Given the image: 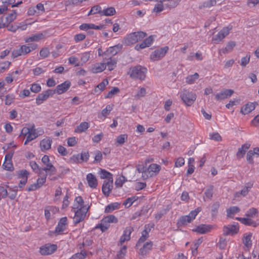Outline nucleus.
<instances>
[{"mask_svg":"<svg viewBox=\"0 0 259 259\" xmlns=\"http://www.w3.org/2000/svg\"><path fill=\"white\" fill-rule=\"evenodd\" d=\"M236 44L234 41H230L228 43L225 49H221L220 51V53L226 54L232 51Z\"/></svg>","mask_w":259,"mask_h":259,"instance_id":"42","label":"nucleus"},{"mask_svg":"<svg viewBox=\"0 0 259 259\" xmlns=\"http://www.w3.org/2000/svg\"><path fill=\"white\" fill-rule=\"evenodd\" d=\"M59 209L54 206H48L45 208V216L47 220L52 219L54 214L58 213Z\"/></svg>","mask_w":259,"mask_h":259,"instance_id":"16","label":"nucleus"},{"mask_svg":"<svg viewBox=\"0 0 259 259\" xmlns=\"http://www.w3.org/2000/svg\"><path fill=\"white\" fill-rule=\"evenodd\" d=\"M79 29L81 30L87 31L89 29H96L101 30L103 28V25H96L92 23H83L80 25L79 27Z\"/></svg>","mask_w":259,"mask_h":259,"instance_id":"28","label":"nucleus"},{"mask_svg":"<svg viewBox=\"0 0 259 259\" xmlns=\"http://www.w3.org/2000/svg\"><path fill=\"white\" fill-rule=\"evenodd\" d=\"M126 246L123 245L117 253V257L118 259H122L126 253Z\"/></svg>","mask_w":259,"mask_h":259,"instance_id":"55","label":"nucleus"},{"mask_svg":"<svg viewBox=\"0 0 259 259\" xmlns=\"http://www.w3.org/2000/svg\"><path fill=\"white\" fill-rule=\"evenodd\" d=\"M146 94V90L144 88H139L137 94L135 95V97L137 99H140L144 97Z\"/></svg>","mask_w":259,"mask_h":259,"instance_id":"57","label":"nucleus"},{"mask_svg":"<svg viewBox=\"0 0 259 259\" xmlns=\"http://www.w3.org/2000/svg\"><path fill=\"white\" fill-rule=\"evenodd\" d=\"M122 48L121 45H117L109 47L105 52V56L110 57L115 55Z\"/></svg>","mask_w":259,"mask_h":259,"instance_id":"20","label":"nucleus"},{"mask_svg":"<svg viewBox=\"0 0 259 259\" xmlns=\"http://www.w3.org/2000/svg\"><path fill=\"white\" fill-rule=\"evenodd\" d=\"M119 207V204L118 203H113L108 205L106 206L105 211L107 213H109L113 210L117 209Z\"/></svg>","mask_w":259,"mask_h":259,"instance_id":"48","label":"nucleus"},{"mask_svg":"<svg viewBox=\"0 0 259 259\" xmlns=\"http://www.w3.org/2000/svg\"><path fill=\"white\" fill-rule=\"evenodd\" d=\"M84 208L89 209L90 206L84 204L83 200L81 196L76 197L74 199L72 207V210H75L76 209H83Z\"/></svg>","mask_w":259,"mask_h":259,"instance_id":"18","label":"nucleus"},{"mask_svg":"<svg viewBox=\"0 0 259 259\" xmlns=\"http://www.w3.org/2000/svg\"><path fill=\"white\" fill-rule=\"evenodd\" d=\"M44 37L45 35L42 33H37L26 38L25 39V41L26 43H30L32 41L37 42L42 39Z\"/></svg>","mask_w":259,"mask_h":259,"instance_id":"37","label":"nucleus"},{"mask_svg":"<svg viewBox=\"0 0 259 259\" xmlns=\"http://www.w3.org/2000/svg\"><path fill=\"white\" fill-rule=\"evenodd\" d=\"M90 58V53L89 52H85L81 54L80 56V62H81L80 65L85 63Z\"/></svg>","mask_w":259,"mask_h":259,"instance_id":"54","label":"nucleus"},{"mask_svg":"<svg viewBox=\"0 0 259 259\" xmlns=\"http://www.w3.org/2000/svg\"><path fill=\"white\" fill-rule=\"evenodd\" d=\"M231 26L224 27L219 33L212 38V41L215 44H218L222 41L227 36L231 29Z\"/></svg>","mask_w":259,"mask_h":259,"instance_id":"12","label":"nucleus"},{"mask_svg":"<svg viewBox=\"0 0 259 259\" xmlns=\"http://www.w3.org/2000/svg\"><path fill=\"white\" fill-rule=\"evenodd\" d=\"M71 85L70 82L69 81H65L63 83L57 85L56 91L58 95H61L66 92L70 88Z\"/></svg>","mask_w":259,"mask_h":259,"instance_id":"29","label":"nucleus"},{"mask_svg":"<svg viewBox=\"0 0 259 259\" xmlns=\"http://www.w3.org/2000/svg\"><path fill=\"white\" fill-rule=\"evenodd\" d=\"M47 178V175L42 176L40 175L39 178L37 179L36 182L32 185H30L27 188L28 191H32L40 188L46 182Z\"/></svg>","mask_w":259,"mask_h":259,"instance_id":"13","label":"nucleus"},{"mask_svg":"<svg viewBox=\"0 0 259 259\" xmlns=\"http://www.w3.org/2000/svg\"><path fill=\"white\" fill-rule=\"evenodd\" d=\"M88 210L89 209L87 208L72 210V211L75 213L73 218L74 223L75 224H78L82 221L85 218Z\"/></svg>","mask_w":259,"mask_h":259,"instance_id":"10","label":"nucleus"},{"mask_svg":"<svg viewBox=\"0 0 259 259\" xmlns=\"http://www.w3.org/2000/svg\"><path fill=\"white\" fill-rule=\"evenodd\" d=\"M89 157H90L89 153L88 151L82 152L79 154V158H80L81 163H82L83 162H87L88 160Z\"/></svg>","mask_w":259,"mask_h":259,"instance_id":"58","label":"nucleus"},{"mask_svg":"<svg viewBox=\"0 0 259 259\" xmlns=\"http://www.w3.org/2000/svg\"><path fill=\"white\" fill-rule=\"evenodd\" d=\"M201 211V207H197L195 210L191 211L189 214L181 217L178 222V224L182 225H185L191 223L195 219L197 215Z\"/></svg>","mask_w":259,"mask_h":259,"instance_id":"6","label":"nucleus"},{"mask_svg":"<svg viewBox=\"0 0 259 259\" xmlns=\"http://www.w3.org/2000/svg\"><path fill=\"white\" fill-rule=\"evenodd\" d=\"M251 237L252 234L251 233H246L244 235L243 242L244 245L247 248L251 247L252 245Z\"/></svg>","mask_w":259,"mask_h":259,"instance_id":"41","label":"nucleus"},{"mask_svg":"<svg viewBox=\"0 0 259 259\" xmlns=\"http://www.w3.org/2000/svg\"><path fill=\"white\" fill-rule=\"evenodd\" d=\"M213 186H211L206 190L203 196V199L205 201L209 200L211 199L213 194Z\"/></svg>","mask_w":259,"mask_h":259,"instance_id":"46","label":"nucleus"},{"mask_svg":"<svg viewBox=\"0 0 259 259\" xmlns=\"http://www.w3.org/2000/svg\"><path fill=\"white\" fill-rule=\"evenodd\" d=\"M198 77L199 74L197 73H195L193 75L188 76L186 77V82L188 84H192Z\"/></svg>","mask_w":259,"mask_h":259,"instance_id":"50","label":"nucleus"},{"mask_svg":"<svg viewBox=\"0 0 259 259\" xmlns=\"http://www.w3.org/2000/svg\"><path fill=\"white\" fill-rule=\"evenodd\" d=\"M68 162L72 164L80 163L81 161L79 158V154L73 155L69 159Z\"/></svg>","mask_w":259,"mask_h":259,"instance_id":"53","label":"nucleus"},{"mask_svg":"<svg viewBox=\"0 0 259 259\" xmlns=\"http://www.w3.org/2000/svg\"><path fill=\"white\" fill-rule=\"evenodd\" d=\"M67 219L66 217L62 218L56 227L54 233L56 235H60L65 231L67 225Z\"/></svg>","mask_w":259,"mask_h":259,"instance_id":"14","label":"nucleus"},{"mask_svg":"<svg viewBox=\"0 0 259 259\" xmlns=\"http://www.w3.org/2000/svg\"><path fill=\"white\" fill-rule=\"evenodd\" d=\"M41 162L44 165V167L42 169L44 171L49 175H54L56 172V168L50 162L49 157L48 155H44L41 158Z\"/></svg>","mask_w":259,"mask_h":259,"instance_id":"8","label":"nucleus"},{"mask_svg":"<svg viewBox=\"0 0 259 259\" xmlns=\"http://www.w3.org/2000/svg\"><path fill=\"white\" fill-rule=\"evenodd\" d=\"M113 180L105 181L102 186V192L106 196H108L112 188Z\"/></svg>","mask_w":259,"mask_h":259,"instance_id":"30","label":"nucleus"},{"mask_svg":"<svg viewBox=\"0 0 259 259\" xmlns=\"http://www.w3.org/2000/svg\"><path fill=\"white\" fill-rule=\"evenodd\" d=\"M35 128L34 124L24 127L22 129L20 136H27L26 140L24 142V145L27 144L29 142L37 138V135L35 134Z\"/></svg>","mask_w":259,"mask_h":259,"instance_id":"4","label":"nucleus"},{"mask_svg":"<svg viewBox=\"0 0 259 259\" xmlns=\"http://www.w3.org/2000/svg\"><path fill=\"white\" fill-rule=\"evenodd\" d=\"M163 3V2H157L152 10V13L157 14L163 11L164 10V6Z\"/></svg>","mask_w":259,"mask_h":259,"instance_id":"45","label":"nucleus"},{"mask_svg":"<svg viewBox=\"0 0 259 259\" xmlns=\"http://www.w3.org/2000/svg\"><path fill=\"white\" fill-rule=\"evenodd\" d=\"M147 72L146 68L141 66H137L131 67L127 72V74L133 79L143 80L146 78Z\"/></svg>","mask_w":259,"mask_h":259,"instance_id":"2","label":"nucleus"},{"mask_svg":"<svg viewBox=\"0 0 259 259\" xmlns=\"http://www.w3.org/2000/svg\"><path fill=\"white\" fill-rule=\"evenodd\" d=\"M13 155V152L8 153L5 156V161L3 163L4 168L8 170H10L13 168L12 158Z\"/></svg>","mask_w":259,"mask_h":259,"instance_id":"24","label":"nucleus"},{"mask_svg":"<svg viewBox=\"0 0 259 259\" xmlns=\"http://www.w3.org/2000/svg\"><path fill=\"white\" fill-rule=\"evenodd\" d=\"M21 46L24 55H25L31 51L37 49L38 46L35 43H27Z\"/></svg>","mask_w":259,"mask_h":259,"instance_id":"31","label":"nucleus"},{"mask_svg":"<svg viewBox=\"0 0 259 259\" xmlns=\"http://www.w3.org/2000/svg\"><path fill=\"white\" fill-rule=\"evenodd\" d=\"M109 81L107 79H104L100 83H99L95 89V92L101 93L106 88V87L108 84Z\"/></svg>","mask_w":259,"mask_h":259,"instance_id":"43","label":"nucleus"},{"mask_svg":"<svg viewBox=\"0 0 259 259\" xmlns=\"http://www.w3.org/2000/svg\"><path fill=\"white\" fill-rule=\"evenodd\" d=\"M54 92L52 90H48L38 95L36 98V104L37 105L41 104L44 101L46 100L50 96H52Z\"/></svg>","mask_w":259,"mask_h":259,"instance_id":"17","label":"nucleus"},{"mask_svg":"<svg viewBox=\"0 0 259 259\" xmlns=\"http://www.w3.org/2000/svg\"><path fill=\"white\" fill-rule=\"evenodd\" d=\"M236 220L239 221L242 224L251 226L253 227H256L259 225L258 221H254L252 218L246 217V218H236Z\"/></svg>","mask_w":259,"mask_h":259,"instance_id":"26","label":"nucleus"},{"mask_svg":"<svg viewBox=\"0 0 259 259\" xmlns=\"http://www.w3.org/2000/svg\"><path fill=\"white\" fill-rule=\"evenodd\" d=\"M15 99V96L13 94H9L5 96V102L6 105L11 104Z\"/></svg>","mask_w":259,"mask_h":259,"instance_id":"64","label":"nucleus"},{"mask_svg":"<svg viewBox=\"0 0 259 259\" xmlns=\"http://www.w3.org/2000/svg\"><path fill=\"white\" fill-rule=\"evenodd\" d=\"M126 181L125 178L124 176H120L117 178L115 182V184L117 187H121L124 183Z\"/></svg>","mask_w":259,"mask_h":259,"instance_id":"60","label":"nucleus"},{"mask_svg":"<svg viewBox=\"0 0 259 259\" xmlns=\"http://www.w3.org/2000/svg\"><path fill=\"white\" fill-rule=\"evenodd\" d=\"M180 97L187 106H191L193 104L196 99V95L192 92H185L183 93Z\"/></svg>","mask_w":259,"mask_h":259,"instance_id":"11","label":"nucleus"},{"mask_svg":"<svg viewBox=\"0 0 259 259\" xmlns=\"http://www.w3.org/2000/svg\"><path fill=\"white\" fill-rule=\"evenodd\" d=\"M106 68L105 63H97L93 65L91 70L94 73H100L104 71Z\"/></svg>","mask_w":259,"mask_h":259,"instance_id":"32","label":"nucleus"},{"mask_svg":"<svg viewBox=\"0 0 259 259\" xmlns=\"http://www.w3.org/2000/svg\"><path fill=\"white\" fill-rule=\"evenodd\" d=\"M154 35H150L148 37L145 39L143 41L139 44L135 46V49L139 51L140 49H144L146 47H148L152 45L154 39Z\"/></svg>","mask_w":259,"mask_h":259,"instance_id":"19","label":"nucleus"},{"mask_svg":"<svg viewBox=\"0 0 259 259\" xmlns=\"http://www.w3.org/2000/svg\"><path fill=\"white\" fill-rule=\"evenodd\" d=\"M100 177L101 179H108V180H113L112 179V175L109 172L106 171L105 169H101L99 172Z\"/></svg>","mask_w":259,"mask_h":259,"instance_id":"47","label":"nucleus"},{"mask_svg":"<svg viewBox=\"0 0 259 259\" xmlns=\"http://www.w3.org/2000/svg\"><path fill=\"white\" fill-rule=\"evenodd\" d=\"M209 139L216 141H220L222 140V137L220 135L217 133H211L209 134Z\"/></svg>","mask_w":259,"mask_h":259,"instance_id":"61","label":"nucleus"},{"mask_svg":"<svg viewBox=\"0 0 259 259\" xmlns=\"http://www.w3.org/2000/svg\"><path fill=\"white\" fill-rule=\"evenodd\" d=\"M52 140L50 137H46L40 141V148L42 151L49 150L51 148Z\"/></svg>","mask_w":259,"mask_h":259,"instance_id":"21","label":"nucleus"},{"mask_svg":"<svg viewBox=\"0 0 259 259\" xmlns=\"http://www.w3.org/2000/svg\"><path fill=\"white\" fill-rule=\"evenodd\" d=\"M12 57L14 58H16V57H17L20 56L24 55L21 47L20 48H16V49H14L12 51Z\"/></svg>","mask_w":259,"mask_h":259,"instance_id":"62","label":"nucleus"},{"mask_svg":"<svg viewBox=\"0 0 259 259\" xmlns=\"http://www.w3.org/2000/svg\"><path fill=\"white\" fill-rule=\"evenodd\" d=\"M253 183L252 182H248L245 184V187L240 191L236 192L235 194V197H239L240 196H245L246 195L250 189L252 187Z\"/></svg>","mask_w":259,"mask_h":259,"instance_id":"35","label":"nucleus"},{"mask_svg":"<svg viewBox=\"0 0 259 259\" xmlns=\"http://www.w3.org/2000/svg\"><path fill=\"white\" fill-rule=\"evenodd\" d=\"M116 10L113 7L104 8L102 11V15L105 16H112L116 14Z\"/></svg>","mask_w":259,"mask_h":259,"instance_id":"40","label":"nucleus"},{"mask_svg":"<svg viewBox=\"0 0 259 259\" xmlns=\"http://www.w3.org/2000/svg\"><path fill=\"white\" fill-rule=\"evenodd\" d=\"M169 48L165 46L155 50L150 56V59L152 61H158L163 58L167 53Z\"/></svg>","mask_w":259,"mask_h":259,"instance_id":"7","label":"nucleus"},{"mask_svg":"<svg viewBox=\"0 0 259 259\" xmlns=\"http://www.w3.org/2000/svg\"><path fill=\"white\" fill-rule=\"evenodd\" d=\"M138 197L136 196H133L130 198H127L123 202V204L124 205L125 207H130L133 203L137 200Z\"/></svg>","mask_w":259,"mask_h":259,"instance_id":"51","label":"nucleus"},{"mask_svg":"<svg viewBox=\"0 0 259 259\" xmlns=\"http://www.w3.org/2000/svg\"><path fill=\"white\" fill-rule=\"evenodd\" d=\"M153 243L152 242H147L145 243L143 247L140 249L139 254L144 256L147 254L152 249Z\"/></svg>","mask_w":259,"mask_h":259,"instance_id":"34","label":"nucleus"},{"mask_svg":"<svg viewBox=\"0 0 259 259\" xmlns=\"http://www.w3.org/2000/svg\"><path fill=\"white\" fill-rule=\"evenodd\" d=\"M131 233L132 229L131 228H127L124 230L119 240V244L121 245H122L124 242L128 241L130 239Z\"/></svg>","mask_w":259,"mask_h":259,"instance_id":"33","label":"nucleus"},{"mask_svg":"<svg viewBox=\"0 0 259 259\" xmlns=\"http://www.w3.org/2000/svg\"><path fill=\"white\" fill-rule=\"evenodd\" d=\"M257 210L254 208H251L246 213V217L253 218L257 216Z\"/></svg>","mask_w":259,"mask_h":259,"instance_id":"56","label":"nucleus"},{"mask_svg":"<svg viewBox=\"0 0 259 259\" xmlns=\"http://www.w3.org/2000/svg\"><path fill=\"white\" fill-rule=\"evenodd\" d=\"M17 16L16 12L14 11L12 13L9 14L5 18V22L7 23V26L13 22Z\"/></svg>","mask_w":259,"mask_h":259,"instance_id":"49","label":"nucleus"},{"mask_svg":"<svg viewBox=\"0 0 259 259\" xmlns=\"http://www.w3.org/2000/svg\"><path fill=\"white\" fill-rule=\"evenodd\" d=\"M89 127V123L88 122H82L75 128L74 132L77 133H81L85 132Z\"/></svg>","mask_w":259,"mask_h":259,"instance_id":"39","label":"nucleus"},{"mask_svg":"<svg viewBox=\"0 0 259 259\" xmlns=\"http://www.w3.org/2000/svg\"><path fill=\"white\" fill-rule=\"evenodd\" d=\"M240 209L237 206H232L227 210V216L229 218H233L234 214L238 213Z\"/></svg>","mask_w":259,"mask_h":259,"instance_id":"44","label":"nucleus"},{"mask_svg":"<svg viewBox=\"0 0 259 259\" xmlns=\"http://www.w3.org/2000/svg\"><path fill=\"white\" fill-rule=\"evenodd\" d=\"M212 228L210 225L201 224L193 229L192 231L199 234H204L209 232Z\"/></svg>","mask_w":259,"mask_h":259,"instance_id":"23","label":"nucleus"},{"mask_svg":"<svg viewBox=\"0 0 259 259\" xmlns=\"http://www.w3.org/2000/svg\"><path fill=\"white\" fill-rule=\"evenodd\" d=\"M220 207V203L218 202H214L211 206V214L212 217L215 216L218 213Z\"/></svg>","mask_w":259,"mask_h":259,"instance_id":"63","label":"nucleus"},{"mask_svg":"<svg viewBox=\"0 0 259 259\" xmlns=\"http://www.w3.org/2000/svg\"><path fill=\"white\" fill-rule=\"evenodd\" d=\"M146 36V33L143 31L135 32L127 35L124 39L125 44L127 45L134 44L142 40Z\"/></svg>","mask_w":259,"mask_h":259,"instance_id":"5","label":"nucleus"},{"mask_svg":"<svg viewBox=\"0 0 259 259\" xmlns=\"http://www.w3.org/2000/svg\"><path fill=\"white\" fill-rule=\"evenodd\" d=\"M118 222L117 219L113 215H109L103 218L100 222L98 224L96 229H100L102 232L106 231L110 226L112 223H116Z\"/></svg>","mask_w":259,"mask_h":259,"instance_id":"3","label":"nucleus"},{"mask_svg":"<svg viewBox=\"0 0 259 259\" xmlns=\"http://www.w3.org/2000/svg\"><path fill=\"white\" fill-rule=\"evenodd\" d=\"M250 145L248 143H245L242 145L241 147L239 148L237 152L236 156L238 158H242L245 155L246 151L249 148Z\"/></svg>","mask_w":259,"mask_h":259,"instance_id":"38","label":"nucleus"},{"mask_svg":"<svg viewBox=\"0 0 259 259\" xmlns=\"http://www.w3.org/2000/svg\"><path fill=\"white\" fill-rule=\"evenodd\" d=\"M119 92V90L117 87H113L108 93L105 96V98H112L115 94Z\"/></svg>","mask_w":259,"mask_h":259,"instance_id":"52","label":"nucleus"},{"mask_svg":"<svg viewBox=\"0 0 259 259\" xmlns=\"http://www.w3.org/2000/svg\"><path fill=\"white\" fill-rule=\"evenodd\" d=\"M255 108V105L253 103H248L243 106L241 109V113L244 115H246L250 113L254 110Z\"/></svg>","mask_w":259,"mask_h":259,"instance_id":"36","label":"nucleus"},{"mask_svg":"<svg viewBox=\"0 0 259 259\" xmlns=\"http://www.w3.org/2000/svg\"><path fill=\"white\" fill-rule=\"evenodd\" d=\"M103 61L104 63H105L106 67H108V69L110 71L113 70L116 66V60L114 58H112L111 57H105L103 58Z\"/></svg>","mask_w":259,"mask_h":259,"instance_id":"25","label":"nucleus"},{"mask_svg":"<svg viewBox=\"0 0 259 259\" xmlns=\"http://www.w3.org/2000/svg\"><path fill=\"white\" fill-rule=\"evenodd\" d=\"M136 169L139 173L142 174L143 179H147L158 175L161 170V166L156 163H152L147 167H145L143 164H139L136 166Z\"/></svg>","mask_w":259,"mask_h":259,"instance_id":"1","label":"nucleus"},{"mask_svg":"<svg viewBox=\"0 0 259 259\" xmlns=\"http://www.w3.org/2000/svg\"><path fill=\"white\" fill-rule=\"evenodd\" d=\"M234 93V91L231 89H225L215 95L217 100H222L230 97Z\"/></svg>","mask_w":259,"mask_h":259,"instance_id":"22","label":"nucleus"},{"mask_svg":"<svg viewBox=\"0 0 259 259\" xmlns=\"http://www.w3.org/2000/svg\"><path fill=\"white\" fill-rule=\"evenodd\" d=\"M86 179L88 185L90 188L92 189L97 188L98 182L95 176L92 173H89L87 175Z\"/></svg>","mask_w":259,"mask_h":259,"instance_id":"27","label":"nucleus"},{"mask_svg":"<svg viewBox=\"0 0 259 259\" xmlns=\"http://www.w3.org/2000/svg\"><path fill=\"white\" fill-rule=\"evenodd\" d=\"M30 91L34 93H37L41 91V87L39 83H34L31 84Z\"/></svg>","mask_w":259,"mask_h":259,"instance_id":"59","label":"nucleus"},{"mask_svg":"<svg viewBox=\"0 0 259 259\" xmlns=\"http://www.w3.org/2000/svg\"><path fill=\"white\" fill-rule=\"evenodd\" d=\"M57 249L55 244H46L40 247L39 251L42 255H49L54 252Z\"/></svg>","mask_w":259,"mask_h":259,"instance_id":"15","label":"nucleus"},{"mask_svg":"<svg viewBox=\"0 0 259 259\" xmlns=\"http://www.w3.org/2000/svg\"><path fill=\"white\" fill-rule=\"evenodd\" d=\"M239 227L237 223H233L231 224L225 226L223 227V234L224 235L233 236L238 233Z\"/></svg>","mask_w":259,"mask_h":259,"instance_id":"9","label":"nucleus"}]
</instances>
